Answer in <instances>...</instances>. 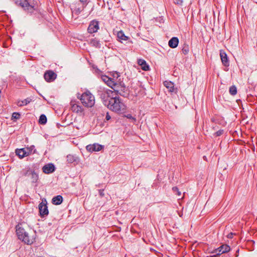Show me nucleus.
Returning <instances> with one entry per match:
<instances>
[{"instance_id": "6e6552de", "label": "nucleus", "mask_w": 257, "mask_h": 257, "mask_svg": "<svg viewBox=\"0 0 257 257\" xmlns=\"http://www.w3.org/2000/svg\"><path fill=\"white\" fill-rule=\"evenodd\" d=\"M99 28V22L94 20L90 22L87 29V31L89 33L92 34L97 32Z\"/></svg>"}, {"instance_id": "49530a36", "label": "nucleus", "mask_w": 257, "mask_h": 257, "mask_svg": "<svg viewBox=\"0 0 257 257\" xmlns=\"http://www.w3.org/2000/svg\"><path fill=\"white\" fill-rule=\"evenodd\" d=\"M113 77H114V78H115V77L116 78V73H115V74H114L113 75Z\"/></svg>"}, {"instance_id": "cd10ccee", "label": "nucleus", "mask_w": 257, "mask_h": 257, "mask_svg": "<svg viewBox=\"0 0 257 257\" xmlns=\"http://www.w3.org/2000/svg\"><path fill=\"white\" fill-rule=\"evenodd\" d=\"M31 101V99H30L29 98H27L21 101V103H19L18 105L20 106H22L23 105H26L28 104V103H29ZM19 103H20V102Z\"/></svg>"}, {"instance_id": "1a4fd4ad", "label": "nucleus", "mask_w": 257, "mask_h": 257, "mask_svg": "<svg viewBox=\"0 0 257 257\" xmlns=\"http://www.w3.org/2000/svg\"><path fill=\"white\" fill-rule=\"evenodd\" d=\"M44 77L47 82H51L56 79L57 74L52 70H47L45 72Z\"/></svg>"}, {"instance_id": "a19ab883", "label": "nucleus", "mask_w": 257, "mask_h": 257, "mask_svg": "<svg viewBox=\"0 0 257 257\" xmlns=\"http://www.w3.org/2000/svg\"><path fill=\"white\" fill-rule=\"evenodd\" d=\"M127 118L133 119L134 120H136V118L133 117L131 114H128L125 116Z\"/></svg>"}, {"instance_id": "f257e3e1", "label": "nucleus", "mask_w": 257, "mask_h": 257, "mask_svg": "<svg viewBox=\"0 0 257 257\" xmlns=\"http://www.w3.org/2000/svg\"><path fill=\"white\" fill-rule=\"evenodd\" d=\"M106 105L110 110L117 113H123L125 112L126 106L118 96L112 95V98Z\"/></svg>"}, {"instance_id": "ea45409f", "label": "nucleus", "mask_w": 257, "mask_h": 257, "mask_svg": "<svg viewBox=\"0 0 257 257\" xmlns=\"http://www.w3.org/2000/svg\"><path fill=\"white\" fill-rule=\"evenodd\" d=\"M98 192H99V195L100 197H102L104 196V190L100 189L98 190Z\"/></svg>"}, {"instance_id": "f03ea898", "label": "nucleus", "mask_w": 257, "mask_h": 257, "mask_svg": "<svg viewBox=\"0 0 257 257\" xmlns=\"http://www.w3.org/2000/svg\"><path fill=\"white\" fill-rule=\"evenodd\" d=\"M16 233L20 240L27 244H32L35 241V238L31 236L29 233L21 227L16 226Z\"/></svg>"}, {"instance_id": "a878e982", "label": "nucleus", "mask_w": 257, "mask_h": 257, "mask_svg": "<svg viewBox=\"0 0 257 257\" xmlns=\"http://www.w3.org/2000/svg\"><path fill=\"white\" fill-rule=\"evenodd\" d=\"M209 253H210V255L207 256V257H219L220 254L218 252V251L215 249L213 250L209 251Z\"/></svg>"}, {"instance_id": "39448f33", "label": "nucleus", "mask_w": 257, "mask_h": 257, "mask_svg": "<svg viewBox=\"0 0 257 257\" xmlns=\"http://www.w3.org/2000/svg\"><path fill=\"white\" fill-rule=\"evenodd\" d=\"M112 89L115 92V94H119L123 97H126L128 95L127 88L124 82L115 83Z\"/></svg>"}, {"instance_id": "37998d69", "label": "nucleus", "mask_w": 257, "mask_h": 257, "mask_svg": "<svg viewBox=\"0 0 257 257\" xmlns=\"http://www.w3.org/2000/svg\"><path fill=\"white\" fill-rule=\"evenodd\" d=\"M216 127H217L216 126H213V127H212V129H213V130H216Z\"/></svg>"}, {"instance_id": "9b49d317", "label": "nucleus", "mask_w": 257, "mask_h": 257, "mask_svg": "<svg viewBox=\"0 0 257 257\" xmlns=\"http://www.w3.org/2000/svg\"><path fill=\"white\" fill-rule=\"evenodd\" d=\"M42 170L44 173L49 174L54 172L55 171V167L53 164L49 163L44 165L42 168Z\"/></svg>"}, {"instance_id": "bb28decb", "label": "nucleus", "mask_w": 257, "mask_h": 257, "mask_svg": "<svg viewBox=\"0 0 257 257\" xmlns=\"http://www.w3.org/2000/svg\"><path fill=\"white\" fill-rule=\"evenodd\" d=\"M229 92L231 95H235L237 93L236 87L235 85H232L229 88Z\"/></svg>"}, {"instance_id": "8fccbe9b", "label": "nucleus", "mask_w": 257, "mask_h": 257, "mask_svg": "<svg viewBox=\"0 0 257 257\" xmlns=\"http://www.w3.org/2000/svg\"><path fill=\"white\" fill-rule=\"evenodd\" d=\"M1 93V90L0 89V93Z\"/></svg>"}, {"instance_id": "b1692460", "label": "nucleus", "mask_w": 257, "mask_h": 257, "mask_svg": "<svg viewBox=\"0 0 257 257\" xmlns=\"http://www.w3.org/2000/svg\"><path fill=\"white\" fill-rule=\"evenodd\" d=\"M90 44L92 46L98 48H100L101 47V45L99 43V41L97 40L96 38L91 39L90 40Z\"/></svg>"}, {"instance_id": "a211bd4d", "label": "nucleus", "mask_w": 257, "mask_h": 257, "mask_svg": "<svg viewBox=\"0 0 257 257\" xmlns=\"http://www.w3.org/2000/svg\"><path fill=\"white\" fill-rule=\"evenodd\" d=\"M63 202V197L61 195H59L54 197L52 200V203L56 205L61 204Z\"/></svg>"}, {"instance_id": "c756f323", "label": "nucleus", "mask_w": 257, "mask_h": 257, "mask_svg": "<svg viewBox=\"0 0 257 257\" xmlns=\"http://www.w3.org/2000/svg\"><path fill=\"white\" fill-rule=\"evenodd\" d=\"M115 84V81H114L113 79H112L111 78H109V80H108V81L106 83V84L108 86L111 87L112 89L113 88V86H114Z\"/></svg>"}, {"instance_id": "72a5a7b5", "label": "nucleus", "mask_w": 257, "mask_h": 257, "mask_svg": "<svg viewBox=\"0 0 257 257\" xmlns=\"http://www.w3.org/2000/svg\"><path fill=\"white\" fill-rule=\"evenodd\" d=\"M101 77L102 80L104 82H105L106 84L107 82V81H108V80H109V78H110L106 75H101Z\"/></svg>"}, {"instance_id": "79ce46f5", "label": "nucleus", "mask_w": 257, "mask_h": 257, "mask_svg": "<svg viewBox=\"0 0 257 257\" xmlns=\"http://www.w3.org/2000/svg\"><path fill=\"white\" fill-rule=\"evenodd\" d=\"M234 234L231 232V233H229L227 235V237L228 238H232L233 237V236Z\"/></svg>"}, {"instance_id": "c9c22d12", "label": "nucleus", "mask_w": 257, "mask_h": 257, "mask_svg": "<svg viewBox=\"0 0 257 257\" xmlns=\"http://www.w3.org/2000/svg\"><path fill=\"white\" fill-rule=\"evenodd\" d=\"M116 79L115 80V83H119V82H123L121 80V78H120V75L118 72H116Z\"/></svg>"}, {"instance_id": "dca6fc26", "label": "nucleus", "mask_w": 257, "mask_h": 257, "mask_svg": "<svg viewBox=\"0 0 257 257\" xmlns=\"http://www.w3.org/2000/svg\"><path fill=\"white\" fill-rule=\"evenodd\" d=\"M179 44V39L176 37H172L168 42V45L171 48H176Z\"/></svg>"}, {"instance_id": "9d476101", "label": "nucleus", "mask_w": 257, "mask_h": 257, "mask_svg": "<svg viewBox=\"0 0 257 257\" xmlns=\"http://www.w3.org/2000/svg\"><path fill=\"white\" fill-rule=\"evenodd\" d=\"M163 84L170 92L177 93V88L174 87V84L172 81H165Z\"/></svg>"}, {"instance_id": "f3484780", "label": "nucleus", "mask_w": 257, "mask_h": 257, "mask_svg": "<svg viewBox=\"0 0 257 257\" xmlns=\"http://www.w3.org/2000/svg\"><path fill=\"white\" fill-rule=\"evenodd\" d=\"M218 252L221 254L224 253L228 252L230 250V247L229 245L224 244L221 245L220 247L216 248Z\"/></svg>"}, {"instance_id": "2f4dec72", "label": "nucleus", "mask_w": 257, "mask_h": 257, "mask_svg": "<svg viewBox=\"0 0 257 257\" xmlns=\"http://www.w3.org/2000/svg\"><path fill=\"white\" fill-rule=\"evenodd\" d=\"M224 133L223 130H219L216 132L214 133L213 136L215 137L221 136Z\"/></svg>"}, {"instance_id": "a18cd8bd", "label": "nucleus", "mask_w": 257, "mask_h": 257, "mask_svg": "<svg viewBox=\"0 0 257 257\" xmlns=\"http://www.w3.org/2000/svg\"><path fill=\"white\" fill-rule=\"evenodd\" d=\"M126 43L132 44V41H128V42H126Z\"/></svg>"}, {"instance_id": "393cba45", "label": "nucleus", "mask_w": 257, "mask_h": 257, "mask_svg": "<svg viewBox=\"0 0 257 257\" xmlns=\"http://www.w3.org/2000/svg\"><path fill=\"white\" fill-rule=\"evenodd\" d=\"M47 118L45 114H41L39 119V123L41 124H45L47 123Z\"/></svg>"}, {"instance_id": "4c0bfd02", "label": "nucleus", "mask_w": 257, "mask_h": 257, "mask_svg": "<svg viewBox=\"0 0 257 257\" xmlns=\"http://www.w3.org/2000/svg\"><path fill=\"white\" fill-rule=\"evenodd\" d=\"M174 3L179 6H182L183 3V0H174Z\"/></svg>"}, {"instance_id": "423d86ee", "label": "nucleus", "mask_w": 257, "mask_h": 257, "mask_svg": "<svg viewBox=\"0 0 257 257\" xmlns=\"http://www.w3.org/2000/svg\"><path fill=\"white\" fill-rule=\"evenodd\" d=\"M114 92L109 89H103L98 91V95L103 101V104L106 106L108 101L110 100L109 99L112 98V95H114Z\"/></svg>"}, {"instance_id": "473e14b6", "label": "nucleus", "mask_w": 257, "mask_h": 257, "mask_svg": "<svg viewBox=\"0 0 257 257\" xmlns=\"http://www.w3.org/2000/svg\"><path fill=\"white\" fill-rule=\"evenodd\" d=\"M172 190L173 192L177 195L180 196L181 195V192L179 190V189L177 187H173Z\"/></svg>"}, {"instance_id": "4468645a", "label": "nucleus", "mask_w": 257, "mask_h": 257, "mask_svg": "<svg viewBox=\"0 0 257 257\" xmlns=\"http://www.w3.org/2000/svg\"><path fill=\"white\" fill-rule=\"evenodd\" d=\"M27 150L28 149H25V148L20 149H17L16 150L15 153L20 159H23V158L29 156V152H27Z\"/></svg>"}, {"instance_id": "7c9ffc66", "label": "nucleus", "mask_w": 257, "mask_h": 257, "mask_svg": "<svg viewBox=\"0 0 257 257\" xmlns=\"http://www.w3.org/2000/svg\"><path fill=\"white\" fill-rule=\"evenodd\" d=\"M25 149H28V150L27 152H29V155L31 154H34L36 152V150H34L35 146L32 145L30 147H27L25 148Z\"/></svg>"}, {"instance_id": "7ed1b4c3", "label": "nucleus", "mask_w": 257, "mask_h": 257, "mask_svg": "<svg viewBox=\"0 0 257 257\" xmlns=\"http://www.w3.org/2000/svg\"><path fill=\"white\" fill-rule=\"evenodd\" d=\"M13 2L29 13H32L35 10L36 2L35 0H13Z\"/></svg>"}, {"instance_id": "4be33fe9", "label": "nucleus", "mask_w": 257, "mask_h": 257, "mask_svg": "<svg viewBox=\"0 0 257 257\" xmlns=\"http://www.w3.org/2000/svg\"><path fill=\"white\" fill-rule=\"evenodd\" d=\"M70 104L71 105V109L73 111L78 112L81 111V107L79 105L75 104L73 101H71Z\"/></svg>"}, {"instance_id": "aec40b11", "label": "nucleus", "mask_w": 257, "mask_h": 257, "mask_svg": "<svg viewBox=\"0 0 257 257\" xmlns=\"http://www.w3.org/2000/svg\"><path fill=\"white\" fill-rule=\"evenodd\" d=\"M117 38L120 40V41L122 42V40L123 41H127L130 39V38L125 36L124 33L122 31H120L117 33Z\"/></svg>"}, {"instance_id": "c03bdc74", "label": "nucleus", "mask_w": 257, "mask_h": 257, "mask_svg": "<svg viewBox=\"0 0 257 257\" xmlns=\"http://www.w3.org/2000/svg\"><path fill=\"white\" fill-rule=\"evenodd\" d=\"M80 1H81V2H83V3H84V2H87V0H80Z\"/></svg>"}, {"instance_id": "20e7f679", "label": "nucleus", "mask_w": 257, "mask_h": 257, "mask_svg": "<svg viewBox=\"0 0 257 257\" xmlns=\"http://www.w3.org/2000/svg\"><path fill=\"white\" fill-rule=\"evenodd\" d=\"M80 100L83 105L88 107L93 106L95 103L94 97L89 92L83 93Z\"/></svg>"}, {"instance_id": "ddd939ff", "label": "nucleus", "mask_w": 257, "mask_h": 257, "mask_svg": "<svg viewBox=\"0 0 257 257\" xmlns=\"http://www.w3.org/2000/svg\"><path fill=\"white\" fill-rule=\"evenodd\" d=\"M220 56L222 64L225 66H229V62L227 54L223 50L220 51Z\"/></svg>"}, {"instance_id": "09e8293b", "label": "nucleus", "mask_w": 257, "mask_h": 257, "mask_svg": "<svg viewBox=\"0 0 257 257\" xmlns=\"http://www.w3.org/2000/svg\"><path fill=\"white\" fill-rule=\"evenodd\" d=\"M211 120H212V121H214V119H212V118L211 119Z\"/></svg>"}, {"instance_id": "f704fd0d", "label": "nucleus", "mask_w": 257, "mask_h": 257, "mask_svg": "<svg viewBox=\"0 0 257 257\" xmlns=\"http://www.w3.org/2000/svg\"><path fill=\"white\" fill-rule=\"evenodd\" d=\"M20 114L18 112H14L12 114V119H19L20 118Z\"/></svg>"}, {"instance_id": "c85d7f7f", "label": "nucleus", "mask_w": 257, "mask_h": 257, "mask_svg": "<svg viewBox=\"0 0 257 257\" xmlns=\"http://www.w3.org/2000/svg\"><path fill=\"white\" fill-rule=\"evenodd\" d=\"M182 51L184 55L188 54L189 52V47L188 45L184 44L182 49Z\"/></svg>"}, {"instance_id": "6ab92c4d", "label": "nucleus", "mask_w": 257, "mask_h": 257, "mask_svg": "<svg viewBox=\"0 0 257 257\" xmlns=\"http://www.w3.org/2000/svg\"><path fill=\"white\" fill-rule=\"evenodd\" d=\"M138 64L141 66L142 69L144 71H148L149 70V66L147 63L146 61L144 59H139Z\"/></svg>"}, {"instance_id": "e433bc0d", "label": "nucleus", "mask_w": 257, "mask_h": 257, "mask_svg": "<svg viewBox=\"0 0 257 257\" xmlns=\"http://www.w3.org/2000/svg\"><path fill=\"white\" fill-rule=\"evenodd\" d=\"M93 68L94 69L95 73L98 75H101L102 73L101 71H100L97 67L93 66Z\"/></svg>"}, {"instance_id": "58836bf2", "label": "nucleus", "mask_w": 257, "mask_h": 257, "mask_svg": "<svg viewBox=\"0 0 257 257\" xmlns=\"http://www.w3.org/2000/svg\"><path fill=\"white\" fill-rule=\"evenodd\" d=\"M111 119V116L109 114V113L107 112L106 113L105 120L108 121Z\"/></svg>"}, {"instance_id": "5701e85b", "label": "nucleus", "mask_w": 257, "mask_h": 257, "mask_svg": "<svg viewBox=\"0 0 257 257\" xmlns=\"http://www.w3.org/2000/svg\"><path fill=\"white\" fill-rule=\"evenodd\" d=\"M33 171V170L31 169L30 168L24 169L21 172L22 176H25V177H26V176L29 177L32 174Z\"/></svg>"}, {"instance_id": "2eb2a0df", "label": "nucleus", "mask_w": 257, "mask_h": 257, "mask_svg": "<svg viewBox=\"0 0 257 257\" xmlns=\"http://www.w3.org/2000/svg\"><path fill=\"white\" fill-rule=\"evenodd\" d=\"M66 158L68 163L78 164L79 162V158L76 155L69 154L67 156Z\"/></svg>"}, {"instance_id": "412c9836", "label": "nucleus", "mask_w": 257, "mask_h": 257, "mask_svg": "<svg viewBox=\"0 0 257 257\" xmlns=\"http://www.w3.org/2000/svg\"><path fill=\"white\" fill-rule=\"evenodd\" d=\"M30 176L32 183H36L39 180V175L38 173L35 172L34 170Z\"/></svg>"}, {"instance_id": "0eeeda50", "label": "nucleus", "mask_w": 257, "mask_h": 257, "mask_svg": "<svg viewBox=\"0 0 257 257\" xmlns=\"http://www.w3.org/2000/svg\"><path fill=\"white\" fill-rule=\"evenodd\" d=\"M47 204V201L45 199L44 200H42V201L39 204V211L40 215L41 217H44L47 216L49 214V210Z\"/></svg>"}, {"instance_id": "de8ad7c7", "label": "nucleus", "mask_w": 257, "mask_h": 257, "mask_svg": "<svg viewBox=\"0 0 257 257\" xmlns=\"http://www.w3.org/2000/svg\"><path fill=\"white\" fill-rule=\"evenodd\" d=\"M77 12H78V13L80 12V10H79V9H78V10H77Z\"/></svg>"}, {"instance_id": "f8f14e48", "label": "nucleus", "mask_w": 257, "mask_h": 257, "mask_svg": "<svg viewBox=\"0 0 257 257\" xmlns=\"http://www.w3.org/2000/svg\"><path fill=\"white\" fill-rule=\"evenodd\" d=\"M103 148V146L98 144H94L93 145H88L86 146V149L87 151L90 152L94 151H99Z\"/></svg>"}]
</instances>
